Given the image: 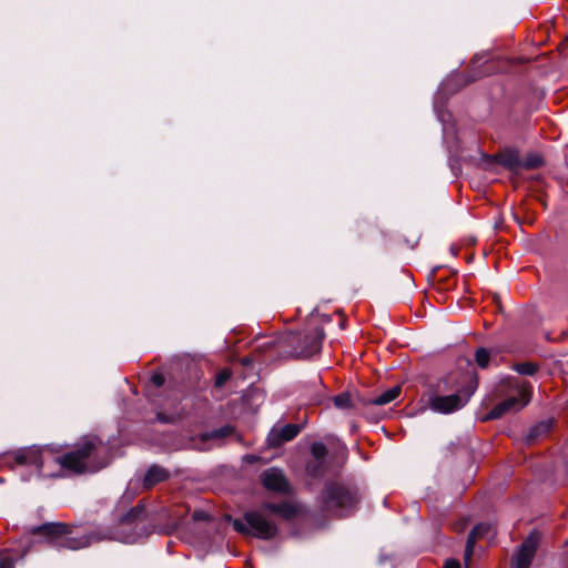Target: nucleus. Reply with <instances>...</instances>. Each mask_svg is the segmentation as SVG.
Masks as SVG:
<instances>
[{"instance_id": "f257e3e1", "label": "nucleus", "mask_w": 568, "mask_h": 568, "mask_svg": "<svg viewBox=\"0 0 568 568\" xmlns=\"http://www.w3.org/2000/svg\"><path fill=\"white\" fill-rule=\"evenodd\" d=\"M144 506L138 505L125 514L113 530L105 532L92 531L84 535H73L71 529L61 523H47L31 528L34 535L45 536L54 546L78 550L90 546L92 542L105 539L118 540L125 544L138 541L146 531L144 528Z\"/></svg>"}, {"instance_id": "f03ea898", "label": "nucleus", "mask_w": 568, "mask_h": 568, "mask_svg": "<svg viewBox=\"0 0 568 568\" xmlns=\"http://www.w3.org/2000/svg\"><path fill=\"white\" fill-rule=\"evenodd\" d=\"M57 463L72 474L95 473L109 465V449L100 438L87 436L74 449L57 457Z\"/></svg>"}, {"instance_id": "7ed1b4c3", "label": "nucleus", "mask_w": 568, "mask_h": 568, "mask_svg": "<svg viewBox=\"0 0 568 568\" xmlns=\"http://www.w3.org/2000/svg\"><path fill=\"white\" fill-rule=\"evenodd\" d=\"M358 501L359 496L356 489L336 481H327L320 496L322 510L336 517L351 515Z\"/></svg>"}, {"instance_id": "20e7f679", "label": "nucleus", "mask_w": 568, "mask_h": 568, "mask_svg": "<svg viewBox=\"0 0 568 568\" xmlns=\"http://www.w3.org/2000/svg\"><path fill=\"white\" fill-rule=\"evenodd\" d=\"M498 392L505 395L506 398L488 413L487 419H497L507 413L517 412L525 407L530 400L531 386L521 379L507 377L500 382Z\"/></svg>"}, {"instance_id": "39448f33", "label": "nucleus", "mask_w": 568, "mask_h": 568, "mask_svg": "<svg viewBox=\"0 0 568 568\" xmlns=\"http://www.w3.org/2000/svg\"><path fill=\"white\" fill-rule=\"evenodd\" d=\"M325 337L324 331L318 325H308L302 332H291L285 335L284 343L292 347V354L296 357H310L322 348Z\"/></svg>"}, {"instance_id": "423d86ee", "label": "nucleus", "mask_w": 568, "mask_h": 568, "mask_svg": "<svg viewBox=\"0 0 568 568\" xmlns=\"http://www.w3.org/2000/svg\"><path fill=\"white\" fill-rule=\"evenodd\" d=\"M230 520L235 531L260 539H273L278 532L276 524L261 510H250L244 514L243 519L230 518Z\"/></svg>"}, {"instance_id": "0eeeda50", "label": "nucleus", "mask_w": 568, "mask_h": 568, "mask_svg": "<svg viewBox=\"0 0 568 568\" xmlns=\"http://www.w3.org/2000/svg\"><path fill=\"white\" fill-rule=\"evenodd\" d=\"M476 386V382L469 381L466 386L455 394L447 396L433 395L429 397V408L440 414L454 413L466 405L474 394Z\"/></svg>"}, {"instance_id": "6e6552de", "label": "nucleus", "mask_w": 568, "mask_h": 568, "mask_svg": "<svg viewBox=\"0 0 568 568\" xmlns=\"http://www.w3.org/2000/svg\"><path fill=\"white\" fill-rule=\"evenodd\" d=\"M539 544L538 534H530L520 545L511 568H529Z\"/></svg>"}, {"instance_id": "1a4fd4ad", "label": "nucleus", "mask_w": 568, "mask_h": 568, "mask_svg": "<svg viewBox=\"0 0 568 568\" xmlns=\"http://www.w3.org/2000/svg\"><path fill=\"white\" fill-rule=\"evenodd\" d=\"M261 481L267 490L286 494L290 491V484L284 473L275 467L265 469L261 474Z\"/></svg>"}, {"instance_id": "9d476101", "label": "nucleus", "mask_w": 568, "mask_h": 568, "mask_svg": "<svg viewBox=\"0 0 568 568\" xmlns=\"http://www.w3.org/2000/svg\"><path fill=\"white\" fill-rule=\"evenodd\" d=\"M301 432V426L286 424L274 426L267 435L266 443L270 447H280L282 444L294 439Z\"/></svg>"}, {"instance_id": "9b49d317", "label": "nucleus", "mask_w": 568, "mask_h": 568, "mask_svg": "<svg viewBox=\"0 0 568 568\" xmlns=\"http://www.w3.org/2000/svg\"><path fill=\"white\" fill-rule=\"evenodd\" d=\"M13 459L17 465L31 466L38 471H41L43 465L41 449L34 446L16 452Z\"/></svg>"}, {"instance_id": "f8f14e48", "label": "nucleus", "mask_w": 568, "mask_h": 568, "mask_svg": "<svg viewBox=\"0 0 568 568\" xmlns=\"http://www.w3.org/2000/svg\"><path fill=\"white\" fill-rule=\"evenodd\" d=\"M262 510L272 513V514H277L283 519H286V520L293 519L294 517H296L298 515V511H300L298 506L291 501H283L280 504L266 501V503H263Z\"/></svg>"}, {"instance_id": "ddd939ff", "label": "nucleus", "mask_w": 568, "mask_h": 568, "mask_svg": "<svg viewBox=\"0 0 568 568\" xmlns=\"http://www.w3.org/2000/svg\"><path fill=\"white\" fill-rule=\"evenodd\" d=\"M169 477L170 473L168 469L159 465H152L144 476L143 485L145 488H151L156 484L166 480Z\"/></svg>"}, {"instance_id": "4468645a", "label": "nucleus", "mask_w": 568, "mask_h": 568, "mask_svg": "<svg viewBox=\"0 0 568 568\" xmlns=\"http://www.w3.org/2000/svg\"><path fill=\"white\" fill-rule=\"evenodd\" d=\"M402 388L400 386H394L381 395L371 398L366 402V404L376 405V406H383L386 404H389L390 402L395 400L400 395Z\"/></svg>"}, {"instance_id": "2eb2a0df", "label": "nucleus", "mask_w": 568, "mask_h": 568, "mask_svg": "<svg viewBox=\"0 0 568 568\" xmlns=\"http://www.w3.org/2000/svg\"><path fill=\"white\" fill-rule=\"evenodd\" d=\"M486 527L484 525L475 526L468 535L466 548H465V560H470L474 551L476 540L484 535Z\"/></svg>"}, {"instance_id": "dca6fc26", "label": "nucleus", "mask_w": 568, "mask_h": 568, "mask_svg": "<svg viewBox=\"0 0 568 568\" xmlns=\"http://www.w3.org/2000/svg\"><path fill=\"white\" fill-rule=\"evenodd\" d=\"M306 471L311 477L320 478L325 474V462L311 460L306 465Z\"/></svg>"}, {"instance_id": "f3484780", "label": "nucleus", "mask_w": 568, "mask_h": 568, "mask_svg": "<svg viewBox=\"0 0 568 568\" xmlns=\"http://www.w3.org/2000/svg\"><path fill=\"white\" fill-rule=\"evenodd\" d=\"M334 405L341 409L355 407L348 393H341L333 398Z\"/></svg>"}, {"instance_id": "a211bd4d", "label": "nucleus", "mask_w": 568, "mask_h": 568, "mask_svg": "<svg viewBox=\"0 0 568 568\" xmlns=\"http://www.w3.org/2000/svg\"><path fill=\"white\" fill-rule=\"evenodd\" d=\"M312 460L325 462L327 448L323 443H313L311 446Z\"/></svg>"}, {"instance_id": "6ab92c4d", "label": "nucleus", "mask_w": 568, "mask_h": 568, "mask_svg": "<svg viewBox=\"0 0 568 568\" xmlns=\"http://www.w3.org/2000/svg\"><path fill=\"white\" fill-rule=\"evenodd\" d=\"M489 358H490V355H489L488 351L484 347L478 348L475 353L476 363L480 368L488 367Z\"/></svg>"}, {"instance_id": "aec40b11", "label": "nucleus", "mask_w": 568, "mask_h": 568, "mask_svg": "<svg viewBox=\"0 0 568 568\" xmlns=\"http://www.w3.org/2000/svg\"><path fill=\"white\" fill-rule=\"evenodd\" d=\"M514 368L520 375L526 376H532L537 372V365L529 362L516 364Z\"/></svg>"}, {"instance_id": "412c9836", "label": "nucleus", "mask_w": 568, "mask_h": 568, "mask_svg": "<svg viewBox=\"0 0 568 568\" xmlns=\"http://www.w3.org/2000/svg\"><path fill=\"white\" fill-rule=\"evenodd\" d=\"M14 561L9 550H0V568H14Z\"/></svg>"}, {"instance_id": "4be33fe9", "label": "nucleus", "mask_w": 568, "mask_h": 568, "mask_svg": "<svg viewBox=\"0 0 568 568\" xmlns=\"http://www.w3.org/2000/svg\"><path fill=\"white\" fill-rule=\"evenodd\" d=\"M550 428L549 422H542L530 429L529 438L546 434Z\"/></svg>"}, {"instance_id": "5701e85b", "label": "nucleus", "mask_w": 568, "mask_h": 568, "mask_svg": "<svg viewBox=\"0 0 568 568\" xmlns=\"http://www.w3.org/2000/svg\"><path fill=\"white\" fill-rule=\"evenodd\" d=\"M230 377H231L230 371H227V369L221 371L216 375L215 385L219 387L223 386Z\"/></svg>"}, {"instance_id": "b1692460", "label": "nucleus", "mask_w": 568, "mask_h": 568, "mask_svg": "<svg viewBox=\"0 0 568 568\" xmlns=\"http://www.w3.org/2000/svg\"><path fill=\"white\" fill-rule=\"evenodd\" d=\"M509 169H514L519 165V160L517 156H509L505 163Z\"/></svg>"}, {"instance_id": "393cba45", "label": "nucleus", "mask_w": 568, "mask_h": 568, "mask_svg": "<svg viewBox=\"0 0 568 568\" xmlns=\"http://www.w3.org/2000/svg\"><path fill=\"white\" fill-rule=\"evenodd\" d=\"M152 382L155 386L160 387L164 384V377L161 374H154L152 376Z\"/></svg>"}, {"instance_id": "a878e982", "label": "nucleus", "mask_w": 568, "mask_h": 568, "mask_svg": "<svg viewBox=\"0 0 568 568\" xmlns=\"http://www.w3.org/2000/svg\"><path fill=\"white\" fill-rule=\"evenodd\" d=\"M444 568H460V564L455 559H449L445 562Z\"/></svg>"}, {"instance_id": "bb28decb", "label": "nucleus", "mask_w": 568, "mask_h": 568, "mask_svg": "<svg viewBox=\"0 0 568 568\" xmlns=\"http://www.w3.org/2000/svg\"><path fill=\"white\" fill-rule=\"evenodd\" d=\"M540 164H541V161H540L539 159H535V160H532V161L528 164V166H530V168H537V166H539Z\"/></svg>"}, {"instance_id": "cd10ccee", "label": "nucleus", "mask_w": 568, "mask_h": 568, "mask_svg": "<svg viewBox=\"0 0 568 568\" xmlns=\"http://www.w3.org/2000/svg\"><path fill=\"white\" fill-rule=\"evenodd\" d=\"M243 363H244V364H247V363H248V358H244V359H243Z\"/></svg>"}]
</instances>
